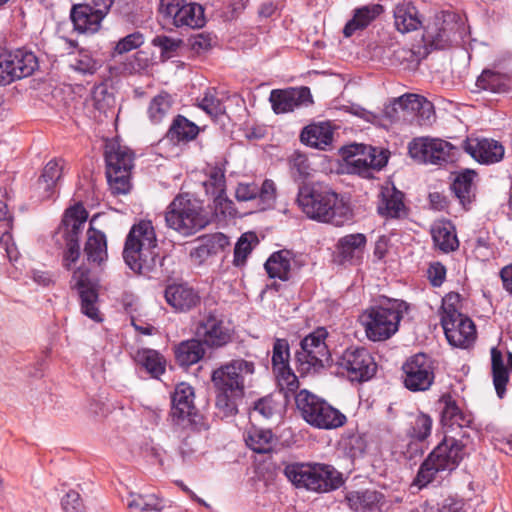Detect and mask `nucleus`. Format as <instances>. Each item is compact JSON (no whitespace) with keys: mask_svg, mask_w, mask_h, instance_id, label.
Masks as SVG:
<instances>
[{"mask_svg":"<svg viewBox=\"0 0 512 512\" xmlns=\"http://www.w3.org/2000/svg\"><path fill=\"white\" fill-rule=\"evenodd\" d=\"M432 429V419L426 414H419L415 417L409 430V436L412 439L423 441L430 434Z\"/></svg>","mask_w":512,"mask_h":512,"instance_id":"6e6d98bb","label":"nucleus"},{"mask_svg":"<svg viewBox=\"0 0 512 512\" xmlns=\"http://www.w3.org/2000/svg\"><path fill=\"white\" fill-rule=\"evenodd\" d=\"M69 66L78 74L87 76L93 75L101 67V63L90 51L79 50L71 56Z\"/></svg>","mask_w":512,"mask_h":512,"instance_id":"a18cd8bd","label":"nucleus"},{"mask_svg":"<svg viewBox=\"0 0 512 512\" xmlns=\"http://www.w3.org/2000/svg\"><path fill=\"white\" fill-rule=\"evenodd\" d=\"M206 192L209 194H216L225 192L226 180L225 170L220 166L211 167L208 171V179L204 182Z\"/></svg>","mask_w":512,"mask_h":512,"instance_id":"5fc2aeb1","label":"nucleus"},{"mask_svg":"<svg viewBox=\"0 0 512 512\" xmlns=\"http://www.w3.org/2000/svg\"><path fill=\"white\" fill-rule=\"evenodd\" d=\"M269 101L276 114L289 113L313 102L310 89L305 86L274 89L270 93Z\"/></svg>","mask_w":512,"mask_h":512,"instance_id":"aec40b11","label":"nucleus"},{"mask_svg":"<svg viewBox=\"0 0 512 512\" xmlns=\"http://www.w3.org/2000/svg\"><path fill=\"white\" fill-rule=\"evenodd\" d=\"M144 43V36L140 32H134L120 39L115 46L118 54H124L139 48Z\"/></svg>","mask_w":512,"mask_h":512,"instance_id":"13d9d810","label":"nucleus"},{"mask_svg":"<svg viewBox=\"0 0 512 512\" xmlns=\"http://www.w3.org/2000/svg\"><path fill=\"white\" fill-rule=\"evenodd\" d=\"M180 42V40H176L164 35L156 36L152 41L153 45L159 47L164 54H170L176 51Z\"/></svg>","mask_w":512,"mask_h":512,"instance_id":"69168bd1","label":"nucleus"},{"mask_svg":"<svg viewBox=\"0 0 512 512\" xmlns=\"http://www.w3.org/2000/svg\"><path fill=\"white\" fill-rule=\"evenodd\" d=\"M476 86L479 89L499 93L506 89V77L491 70H484L477 78Z\"/></svg>","mask_w":512,"mask_h":512,"instance_id":"8fccbe9b","label":"nucleus"},{"mask_svg":"<svg viewBox=\"0 0 512 512\" xmlns=\"http://www.w3.org/2000/svg\"><path fill=\"white\" fill-rule=\"evenodd\" d=\"M339 373L350 381L364 382L376 373L377 365L365 348H347L337 360Z\"/></svg>","mask_w":512,"mask_h":512,"instance_id":"dca6fc26","label":"nucleus"},{"mask_svg":"<svg viewBox=\"0 0 512 512\" xmlns=\"http://www.w3.org/2000/svg\"><path fill=\"white\" fill-rule=\"evenodd\" d=\"M195 413L193 387L182 382L176 386L172 396L171 417L176 422L185 421L186 419L190 421V417Z\"/></svg>","mask_w":512,"mask_h":512,"instance_id":"a878e982","label":"nucleus"},{"mask_svg":"<svg viewBox=\"0 0 512 512\" xmlns=\"http://www.w3.org/2000/svg\"><path fill=\"white\" fill-rule=\"evenodd\" d=\"M343 157L349 172L364 178L372 177V172L381 170L388 161L385 150L364 144L347 146L343 150Z\"/></svg>","mask_w":512,"mask_h":512,"instance_id":"ddd939ff","label":"nucleus"},{"mask_svg":"<svg viewBox=\"0 0 512 512\" xmlns=\"http://www.w3.org/2000/svg\"><path fill=\"white\" fill-rule=\"evenodd\" d=\"M445 23L446 19L437 18L432 24H429L423 34L424 41L436 49H443L450 45L453 41L452 28Z\"/></svg>","mask_w":512,"mask_h":512,"instance_id":"72a5a7b5","label":"nucleus"},{"mask_svg":"<svg viewBox=\"0 0 512 512\" xmlns=\"http://www.w3.org/2000/svg\"><path fill=\"white\" fill-rule=\"evenodd\" d=\"M301 141L317 149H325L332 143L333 131L328 123L309 125L300 135Z\"/></svg>","mask_w":512,"mask_h":512,"instance_id":"473e14b6","label":"nucleus"},{"mask_svg":"<svg viewBox=\"0 0 512 512\" xmlns=\"http://www.w3.org/2000/svg\"><path fill=\"white\" fill-rule=\"evenodd\" d=\"M297 203L309 219L317 222L342 226L353 217L349 202L327 186L309 184L301 186Z\"/></svg>","mask_w":512,"mask_h":512,"instance_id":"f03ea898","label":"nucleus"},{"mask_svg":"<svg viewBox=\"0 0 512 512\" xmlns=\"http://www.w3.org/2000/svg\"><path fill=\"white\" fill-rule=\"evenodd\" d=\"M465 151L476 161L483 164L499 162L504 156V147L493 139H470L464 143Z\"/></svg>","mask_w":512,"mask_h":512,"instance_id":"4be33fe9","label":"nucleus"},{"mask_svg":"<svg viewBox=\"0 0 512 512\" xmlns=\"http://www.w3.org/2000/svg\"><path fill=\"white\" fill-rule=\"evenodd\" d=\"M408 151L418 162L443 165L455 160L458 149L442 139L420 137L410 142Z\"/></svg>","mask_w":512,"mask_h":512,"instance_id":"2eb2a0df","label":"nucleus"},{"mask_svg":"<svg viewBox=\"0 0 512 512\" xmlns=\"http://www.w3.org/2000/svg\"><path fill=\"white\" fill-rule=\"evenodd\" d=\"M258 243V238L255 233L247 232L242 234L238 239L234 248L233 264L235 266H242L245 264L248 255L251 253L253 247Z\"/></svg>","mask_w":512,"mask_h":512,"instance_id":"3c124183","label":"nucleus"},{"mask_svg":"<svg viewBox=\"0 0 512 512\" xmlns=\"http://www.w3.org/2000/svg\"><path fill=\"white\" fill-rule=\"evenodd\" d=\"M448 342L454 347L467 348L476 338V328L473 321L461 316L455 321L442 324Z\"/></svg>","mask_w":512,"mask_h":512,"instance_id":"5701e85b","label":"nucleus"},{"mask_svg":"<svg viewBox=\"0 0 512 512\" xmlns=\"http://www.w3.org/2000/svg\"><path fill=\"white\" fill-rule=\"evenodd\" d=\"M442 402L444 403V407L441 413V421L443 426L450 428L457 426L462 428L468 425L470 422L469 419L464 416L459 407L450 397H443Z\"/></svg>","mask_w":512,"mask_h":512,"instance_id":"de8ad7c7","label":"nucleus"},{"mask_svg":"<svg viewBox=\"0 0 512 512\" xmlns=\"http://www.w3.org/2000/svg\"><path fill=\"white\" fill-rule=\"evenodd\" d=\"M12 67L15 71V80L30 76L38 67V61L34 53L25 50L11 52Z\"/></svg>","mask_w":512,"mask_h":512,"instance_id":"a19ab883","label":"nucleus"},{"mask_svg":"<svg viewBox=\"0 0 512 512\" xmlns=\"http://www.w3.org/2000/svg\"><path fill=\"white\" fill-rule=\"evenodd\" d=\"M11 51L0 48V85L10 84L15 81V71L10 60Z\"/></svg>","mask_w":512,"mask_h":512,"instance_id":"4d7b16f0","label":"nucleus"},{"mask_svg":"<svg viewBox=\"0 0 512 512\" xmlns=\"http://www.w3.org/2000/svg\"><path fill=\"white\" fill-rule=\"evenodd\" d=\"M378 213L385 217L400 218L406 215L404 194L392 185L381 188L377 206Z\"/></svg>","mask_w":512,"mask_h":512,"instance_id":"bb28decb","label":"nucleus"},{"mask_svg":"<svg viewBox=\"0 0 512 512\" xmlns=\"http://www.w3.org/2000/svg\"><path fill=\"white\" fill-rule=\"evenodd\" d=\"M475 256L481 261L489 260L493 257V248L488 236H478L474 246Z\"/></svg>","mask_w":512,"mask_h":512,"instance_id":"e2e57ef3","label":"nucleus"},{"mask_svg":"<svg viewBox=\"0 0 512 512\" xmlns=\"http://www.w3.org/2000/svg\"><path fill=\"white\" fill-rule=\"evenodd\" d=\"M167 226L182 236H191L208 224L202 205L189 195H178L165 212Z\"/></svg>","mask_w":512,"mask_h":512,"instance_id":"0eeeda50","label":"nucleus"},{"mask_svg":"<svg viewBox=\"0 0 512 512\" xmlns=\"http://www.w3.org/2000/svg\"><path fill=\"white\" fill-rule=\"evenodd\" d=\"M461 296L456 292H450L442 300L441 324L455 321V318L464 316L461 313Z\"/></svg>","mask_w":512,"mask_h":512,"instance_id":"603ef678","label":"nucleus"},{"mask_svg":"<svg viewBox=\"0 0 512 512\" xmlns=\"http://www.w3.org/2000/svg\"><path fill=\"white\" fill-rule=\"evenodd\" d=\"M136 360L155 378H158L165 371L166 361L163 356L155 350L143 349L138 351Z\"/></svg>","mask_w":512,"mask_h":512,"instance_id":"c03bdc74","label":"nucleus"},{"mask_svg":"<svg viewBox=\"0 0 512 512\" xmlns=\"http://www.w3.org/2000/svg\"><path fill=\"white\" fill-rule=\"evenodd\" d=\"M84 5H89L94 13L104 18L113 4V0H85Z\"/></svg>","mask_w":512,"mask_h":512,"instance_id":"774afa93","label":"nucleus"},{"mask_svg":"<svg viewBox=\"0 0 512 512\" xmlns=\"http://www.w3.org/2000/svg\"><path fill=\"white\" fill-rule=\"evenodd\" d=\"M214 198V208L216 213H220L223 216H233L236 213L234 203L230 200L225 192H219L213 194Z\"/></svg>","mask_w":512,"mask_h":512,"instance_id":"bf43d9fd","label":"nucleus"},{"mask_svg":"<svg viewBox=\"0 0 512 512\" xmlns=\"http://www.w3.org/2000/svg\"><path fill=\"white\" fill-rule=\"evenodd\" d=\"M172 108L171 96L167 93H160L155 96L148 107V116L152 123H160L170 113Z\"/></svg>","mask_w":512,"mask_h":512,"instance_id":"09e8293b","label":"nucleus"},{"mask_svg":"<svg viewBox=\"0 0 512 512\" xmlns=\"http://www.w3.org/2000/svg\"><path fill=\"white\" fill-rule=\"evenodd\" d=\"M166 302L180 312L189 311L199 302V296L191 287L185 284L167 286L164 293Z\"/></svg>","mask_w":512,"mask_h":512,"instance_id":"cd10ccee","label":"nucleus"},{"mask_svg":"<svg viewBox=\"0 0 512 512\" xmlns=\"http://www.w3.org/2000/svg\"><path fill=\"white\" fill-rule=\"evenodd\" d=\"M393 13L395 27L401 33L415 31L421 26L417 9L409 2L397 4Z\"/></svg>","mask_w":512,"mask_h":512,"instance_id":"2f4dec72","label":"nucleus"},{"mask_svg":"<svg viewBox=\"0 0 512 512\" xmlns=\"http://www.w3.org/2000/svg\"><path fill=\"white\" fill-rule=\"evenodd\" d=\"M277 197V188L273 180L266 179L261 186L255 182H239L235 189V198L239 202L258 199L261 209L274 206Z\"/></svg>","mask_w":512,"mask_h":512,"instance_id":"412c9836","label":"nucleus"},{"mask_svg":"<svg viewBox=\"0 0 512 512\" xmlns=\"http://www.w3.org/2000/svg\"><path fill=\"white\" fill-rule=\"evenodd\" d=\"M138 499L142 501V511H161L164 507L162 500L155 494H142Z\"/></svg>","mask_w":512,"mask_h":512,"instance_id":"338daca9","label":"nucleus"},{"mask_svg":"<svg viewBox=\"0 0 512 512\" xmlns=\"http://www.w3.org/2000/svg\"><path fill=\"white\" fill-rule=\"evenodd\" d=\"M64 168L65 161L63 159H53L46 164L35 187L39 199L46 200L54 196Z\"/></svg>","mask_w":512,"mask_h":512,"instance_id":"393cba45","label":"nucleus"},{"mask_svg":"<svg viewBox=\"0 0 512 512\" xmlns=\"http://www.w3.org/2000/svg\"><path fill=\"white\" fill-rule=\"evenodd\" d=\"M88 213L82 204L77 203L65 211L57 234L65 242L63 266L71 269L80 257L79 236L87 221Z\"/></svg>","mask_w":512,"mask_h":512,"instance_id":"9d476101","label":"nucleus"},{"mask_svg":"<svg viewBox=\"0 0 512 512\" xmlns=\"http://www.w3.org/2000/svg\"><path fill=\"white\" fill-rule=\"evenodd\" d=\"M290 350L286 339H276L272 351V367L280 390L286 398L299 388L297 376L289 366Z\"/></svg>","mask_w":512,"mask_h":512,"instance_id":"a211bd4d","label":"nucleus"},{"mask_svg":"<svg viewBox=\"0 0 512 512\" xmlns=\"http://www.w3.org/2000/svg\"><path fill=\"white\" fill-rule=\"evenodd\" d=\"M464 456V445L454 437H445L421 464L415 483L425 487L429 483L450 474Z\"/></svg>","mask_w":512,"mask_h":512,"instance_id":"20e7f679","label":"nucleus"},{"mask_svg":"<svg viewBox=\"0 0 512 512\" xmlns=\"http://www.w3.org/2000/svg\"><path fill=\"white\" fill-rule=\"evenodd\" d=\"M162 21L176 28L199 29L206 23L204 8L192 0H159Z\"/></svg>","mask_w":512,"mask_h":512,"instance_id":"1a4fd4ad","label":"nucleus"},{"mask_svg":"<svg viewBox=\"0 0 512 512\" xmlns=\"http://www.w3.org/2000/svg\"><path fill=\"white\" fill-rule=\"evenodd\" d=\"M491 368L493 384L499 398H503L506 393V385L509 381V372L504 364L502 352L497 347H492Z\"/></svg>","mask_w":512,"mask_h":512,"instance_id":"4c0bfd02","label":"nucleus"},{"mask_svg":"<svg viewBox=\"0 0 512 512\" xmlns=\"http://www.w3.org/2000/svg\"><path fill=\"white\" fill-rule=\"evenodd\" d=\"M2 228L4 229V231L0 236V244L5 249L9 260L16 261L19 258L20 253L10 232L12 228Z\"/></svg>","mask_w":512,"mask_h":512,"instance_id":"052dcab7","label":"nucleus"},{"mask_svg":"<svg viewBox=\"0 0 512 512\" xmlns=\"http://www.w3.org/2000/svg\"><path fill=\"white\" fill-rule=\"evenodd\" d=\"M284 474L296 488L312 492L332 491L343 483L341 473L328 464L289 463L284 468Z\"/></svg>","mask_w":512,"mask_h":512,"instance_id":"39448f33","label":"nucleus"},{"mask_svg":"<svg viewBox=\"0 0 512 512\" xmlns=\"http://www.w3.org/2000/svg\"><path fill=\"white\" fill-rule=\"evenodd\" d=\"M133 159V152L128 147L119 144L117 141H110L106 144V175L110 189L114 194H127L130 191Z\"/></svg>","mask_w":512,"mask_h":512,"instance_id":"6e6552de","label":"nucleus"},{"mask_svg":"<svg viewBox=\"0 0 512 512\" xmlns=\"http://www.w3.org/2000/svg\"><path fill=\"white\" fill-rule=\"evenodd\" d=\"M71 285L78 291L83 314L96 322L102 321L97 307V285L91 278L89 269L84 265L79 266L73 272Z\"/></svg>","mask_w":512,"mask_h":512,"instance_id":"6ab92c4d","label":"nucleus"},{"mask_svg":"<svg viewBox=\"0 0 512 512\" xmlns=\"http://www.w3.org/2000/svg\"><path fill=\"white\" fill-rule=\"evenodd\" d=\"M296 407L303 419L311 426L319 429H336L346 422V416L324 399L302 389L294 394Z\"/></svg>","mask_w":512,"mask_h":512,"instance_id":"423d86ee","label":"nucleus"},{"mask_svg":"<svg viewBox=\"0 0 512 512\" xmlns=\"http://www.w3.org/2000/svg\"><path fill=\"white\" fill-rule=\"evenodd\" d=\"M395 113L400 109L403 113H416L418 123L425 125L431 123L434 117L433 105L425 98L416 94H405L394 101L391 108Z\"/></svg>","mask_w":512,"mask_h":512,"instance_id":"b1692460","label":"nucleus"},{"mask_svg":"<svg viewBox=\"0 0 512 512\" xmlns=\"http://www.w3.org/2000/svg\"><path fill=\"white\" fill-rule=\"evenodd\" d=\"M128 267L138 274L151 272L161 262L151 221L142 220L130 229L123 250Z\"/></svg>","mask_w":512,"mask_h":512,"instance_id":"7ed1b4c3","label":"nucleus"},{"mask_svg":"<svg viewBox=\"0 0 512 512\" xmlns=\"http://www.w3.org/2000/svg\"><path fill=\"white\" fill-rule=\"evenodd\" d=\"M75 30L81 33H95L99 30L102 18L91 10L89 5H74L70 13Z\"/></svg>","mask_w":512,"mask_h":512,"instance_id":"c756f323","label":"nucleus"},{"mask_svg":"<svg viewBox=\"0 0 512 512\" xmlns=\"http://www.w3.org/2000/svg\"><path fill=\"white\" fill-rule=\"evenodd\" d=\"M198 106L211 117H218L225 112V107L213 88H209L204 92Z\"/></svg>","mask_w":512,"mask_h":512,"instance_id":"864d4df0","label":"nucleus"},{"mask_svg":"<svg viewBox=\"0 0 512 512\" xmlns=\"http://www.w3.org/2000/svg\"><path fill=\"white\" fill-rule=\"evenodd\" d=\"M177 362L181 366H191L199 362L205 355L203 343L196 337L181 342L175 351Z\"/></svg>","mask_w":512,"mask_h":512,"instance_id":"e433bc0d","label":"nucleus"},{"mask_svg":"<svg viewBox=\"0 0 512 512\" xmlns=\"http://www.w3.org/2000/svg\"><path fill=\"white\" fill-rule=\"evenodd\" d=\"M254 373V362L243 358L226 362L212 372L218 415L227 418L237 414L238 402L244 397L245 389L251 384Z\"/></svg>","mask_w":512,"mask_h":512,"instance_id":"f257e3e1","label":"nucleus"},{"mask_svg":"<svg viewBox=\"0 0 512 512\" xmlns=\"http://www.w3.org/2000/svg\"><path fill=\"white\" fill-rule=\"evenodd\" d=\"M401 311L394 305L375 306L366 309L360 316L367 338L373 342L385 341L399 328Z\"/></svg>","mask_w":512,"mask_h":512,"instance_id":"9b49d317","label":"nucleus"},{"mask_svg":"<svg viewBox=\"0 0 512 512\" xmlns=\"http://www.w3.org/2000/svg\"><path fill=\"white\" fill-rule=\"evenodd\" d=\"M366 236L362 233L349 234L339 239L337 248L340 255L346 260L358 258L365 249Z\"/></svg>","mask_w":512,"mask_h":512,"instance_id":"79ce46f5","label":"nucleus"},{"mask_svg":"<svg viewBox=\"0 0 512 512\" xmlns=\"http://www.w3.org/2000/svg\"><path fill=\"white\" fill-rule=\"evenodd\" d=\"M245 441L256 453H268L272 450L273 434L269 429L251 427L245 435Z\"/></svg>","mask_w":512,"mask_h":512,"instance_id":"37998d69","label":"nucleus"},{"mask_svg":"<svg viewBox=\"0 0 512 512\" xmlns=\"http://www.w3.org/2000/svg\"><path fill=\"white\" fill-rule=\"evenodd\" d=\"M475 174L473 171L466 170L463 173H460L452 184V190L455 193L456 197L459 199L460 203L463 207L470 204L473 194V178Z\"/></svg>","mask_w":512,"mask_h":512,"instance_id":"49530a36","label":"nucleus"},{"mask_svg":"<svg viewBox=\"0 0 512 512\" xmlns=\"http://www.w3.org/2000/svg\"><path fill=\"white\" fill-rule=\"evenodd\" d=\"M433 242L443 252L454 251L458 247V240L454 227L449 222H437L431 228Z\"/></svg>","mask_w":512,"mask_h":512,"instance_id":"58836bf2","label":"nucleus"},{"mask_svg":"<svg viewBox=\"0 0 512 512\" xmlns=\"http://www.w3.org/2000/svg\"><path fill=\"white\" fill-rule=\"evenodd\" d=\"M383 11V7L379 4L363 6L355 10L353 18L345 25L343 33L346 37H350L356 30L367 27L371 21L379 16Z\"/></svg>","mask_w":512,"mask_h":512,"instance_id":"c9c22d12","label":"nucleus"},{"mask_svg":"<svg viewBox=\"0 0 512 512\" xmlns=\"http://www.w3.org/2000/svg\"><path fill=\"white\" fill-rule=\"evenodd\" d=\"M292 263V253L288 250H280L267 259L265 269L270 278L287 281L291 276Z\"/></svg>","mask_w":512,"mask_h":512,"instance_id":"7c9ffc66","label":"nucleus"},{"mask_svg":"<svg viewBox=\"0 0 512 512\" xmlns=\"http://www.w3.org/2000/svg\"><path fill=\"white\" fill-rule=\"evenodd\" d=\"M427 276L434 287H439L445 280L446 268L439 262L432 263L427 270Z\"/></svg>","mask_w":512,"mask_h":512,"instance_id":"0e129e2a","label":"nucleus"},{"mask_svg":"<svg viewBox=\"0 0 512 512\" xmlns=\"http://www.w3.org/2000/svg\"><path fill=\"white\" fill-rule=\"evenodd\" d=\"M402 369L404 386L410 391H427L434 382L433 361L424 353H418L408 358Z\"/></svg>","mask_w":512,"mask_h":512,"instance_id":"f3484780","label":"nucleus"},{"mask_svg":"<svg viewBox=\"0 0 512 512\" xmlns=\"http://www.w3.org/2000/svg\"><path fill=\"white\" fill-rule=\"evenodd\" d=\"M204 243L208 247L213 255L223 251L229 246V238L223 233H215L204 238Z\"/></svg>","mask_w":512,"mask_h":512,"instance_id":"680f3d73","label":"nucleus"},{"mask_svg":"<svg viewBox=\"0 0 512 512\" xmlns=\"http://www.w3.org/2000/svg\"><path fill=\"white\" fill-rule=\"evenodd\" d=\"M194 335L204 346L218 349L231 342L233 329L216 311L203 312L194 323Z\"/></svg>","mask_w":512,"mask_h":512,"instance_id":"4468645a","label":"nucleus"},{"mask_svg":"<svg viewBox=\"0 0 512 512\" xmlns=\"http://www.w3.org/2000/svg\"><path fill=\"white\" fill-rule=\"evenodd\" d=\"M327 335L325 328H317L301 341V348L295 357L302 374L316 372L328 363L330 352L325 342Z\"/></svg>","mask_w":512,"mask_h":512,"instance_id":"f8f14e48","label":"nucleus"},{"mask_svg":"<svg viewBox=\"0 0 512 512\" xmlns=\"http://www.w3.org/2000/svg\"><path fill=\"white\" fill-rule=\"evenodd\" d=\"M199 133V127L182 115H178L172 122L167 137L171 141H190Z\"/></svg>","mask_w":512,"mask_h":512,"instance_id":"ea45409f","label":"nucleus"},{"mask_svg":"<svg viewBox=\"0 0 512 512\" xmlns=\"http://www.w3.org/2000/svg\"><path fill=\"white\" fill-rule=\"evenodd\" d=\"M84 254L90 264L101 266L108 258L106 235L92 226L87 231Z\"/></svg>","mask_w":512,"mask_h":512,"instance_id":"c85d7f7f","label":"nucleus"},{"mask_svg":"<svg viewBox=\"0 0 512 512\" xmlns=\"http://www.w3.org/2000/svg\"><path fill=\"white\" fill-rule=\"evenodd\" d=\"M346 500L351 509L367 511L381 508L384 496L375 490L351 491L347 493Z\"/></svg>","mask_w":512,"mask_h":512,"instance_id":"f704fd0d","label":"nucleus"}]
</instances>
